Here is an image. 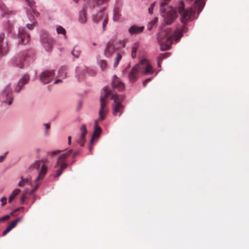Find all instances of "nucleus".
Segmentation results:
<instances>
[{"label":"nucleus","mask_w":249,"mask_h":249,"mask_svg":"<svg viewBox=\"0 0 249 249\" xmlns=\"http://www.w3.org/2000/svg\"><path fill=\"white\" fill-rule=\"evenodd\" d=\"M105 8H103L102 10L98 12L93 18V21L97 23L103 20L102 27L103 31L106 30V26L108 22V15L104 11Z\"/></svg>","instance_id":"nucleus-8"},{"label":"nucleus","mask_w":249,"mask_h":249,"mask_svg":"<svg viewBox=\"0 0 249 249\" xmlns=\"http://www.w3.org/2000/svg\"><path fill=\"white\" fill-rule=\"evenodd\" d=\"M139 71L137 66H134L129 72L128 78L131 83H134L137 80Z\"/></svg>","instance_id":"nucleus-16"},{"label":"nucleus","mask_w":249,"mask_h":249,"mask_svg":"<svg viewBox=\"0 0 249 249\" xmlns=\"http://www.w3.org/2000/svg\"><path fill=\"white\" fill-rule=\"evenodd\" d=\"M81 134L78 140V142L81 146H83L84 145L85 139V137L87 133L86 126L85 124H83L80 128Z\"/></svg>","instance_id":"nucleus-19"},{"label":"nucleus","mask_w":249,"mask_h":249,"mask_svg":"<svg viewBox=\"0 0 249 249\" xmlns=\"http://www.w3.org/2000/svg\"><path fill=\"white\" fill-rule=\"evenodd\" d=\"M40 161H41V163H44L46 162L47 159L43 158ZM47 169H48L47 166L46 165H45L44 164H43L41 166V169L39 172L38 176L37 178L35 180L36 182H37L38 180L43 178L44 177V176H45V175L47 173Z\"/></svg>","instance_id":"nucleus-15"},{"label":"nucleus","mask_w":249,"mask_h":249,"mask_svg":"<svg viewBox=\"0 0 249 249\" xmlns=\"http://www.w3.org/2000/svg\"><path fill=\"white\" fill-rule=\"evenodd\" d=\"M87 9L86 5H84L82 10L79 12V21L81 23H85L87 21Z\"/></svg>","instance_id":"nucleus-21"},{"label":"nucleus","mask_w":249,"mask_h":249,"mask_svg":"<svg viewBox=\"0 0 249 249\" xmlns=\"http://www.w3.org/2000/svg\"><path fill=\"white\" fill-rule=\"evenodd\" d=\"M61 79H57V80L55 81L54 82V84H58L59 83V82H61Z\"/></svg>","instance_id":"nucleus-52"},{"label":"nucleus","mask_w":249,"mask_h":249,"mask_svg":"<svg viewBox=\"0 0 249 249\" xmlns=\"http://www.w3.org/2000/svg\"><path fill=\"white\" fill-rule=\"evenodd\" d=\"M172 30L170 28H166L161 30L157 36V41L160 44V49L162 51L168 50L173 40L178 41L182 37L179 31H174L171 34Z\"/></svg>","instance_id":"nucleus-2"},{"label":"nucleus","mask_w":249,"mask_h":249,"mask_svg":"<svg viewBox=\"0 0 249 249\" xmlns=\"http://www.w3.org/2000/svg\"><path fill=\"white\" fill-rule=\"evenodd\" d=\"M178 12L180 14V21L182 23L186 24L190 19L193 12V9L190 8L186 10L184 9V4L183 2H179L178 4Z\"/></svg>","instance_id":"nucleus-7"},{"label":"nucleus","mask_w":249,"mask_h":249,"mask_svg":"<svg viewBox=\"0 0 249 249\" xmlns=\"http://www.w3.org/2000/svg\"><path fill=\"white\" fill-rule=\"evenodd\" d=\"M36 152H37V153H39V152L40 151V149H37L36 150Z\"/></svg>","instance_id":"nucleus-58"},{"label":"nucleus","mask_w":249,"mask_h":249,"mask_svg":"<svg viewBox=\"0 0 249 249\" xmlns=\"http://www.w3.org/2000/svg\"><path fill=\"white\" fill-rule=\"evenodd\" d=\"M32 11L34 16L31 15L29 17H31V16L33 17L34 18V17H38L39 16V13L36 11L35 9L32 8Z\"/></svg>","instance_id":"nucleus-42"},{"label":"nucleus","mask_w":249,"mask_h":249,"mask_svg":"<svg viewBox=\"0 0 249 249\" xmlns=\"http://www.w3.org/2000/svg\"><path fill=\"white\" fill-rule=\"evenodd\" d=\"M71 152L72 150H70L67 152L61 154L57 159L55 165V167L57 168L56 174L54 176L55 178L59 177L67 167L68 164L65 163V160Z\"/></svg>","instance_id":"nucleus-5"},{"label":"nucleus","mask_w":249,"mask_h":249,"mask_svg":"<svg viewBox=\"0 0 249 249\" xmlns=\"http://www.w3.org/2000/svg\"><path fill=\"white\" fill-rule=\"evenodd\" d=\"M41 165V161L39 160L35 161L29 167V170L32 171L33 170H38Z\"/></svg>","instance_id":"nucleus-26"},{"label":"nucleus","mask_w":249,"mask_h":249,"mask_svg":"<svg viewBox=\"0 0 249 249\" xmlns=\"http://www.w3.org/2000/svg\"><path fill=\"white\" fill-rule=\"evenodd\" d=\"M58 74L60 77H65L66 76V72H65V70L63 69L59 70Z\"/></svg>","instance_id":"nucleus-40"},{"label":"nucleus","mask_w":249,"mask_h":249,"mask_svg":"<svg viewBox=\"0 0 249 249\" xmlns=\"http://www.w3.org/2000/svg\"><path fill=\"white\" fill-rule=\"evenodd\" d=\"M135 66H137L139 72L144 75L152 74L155 71L150 62L146 59L141 60L140 63Z\"/></svg>","instance_id":"nucleus-6"},{"label":"nucleus","mask_w":249,"mask_h":249,"mask_svg":"<svg viewBox=\"0 0 249 249\" xmlns=\"http://www.w3.org/2000/svg\"><path fill=\"white\" fill-rule=\"evenodd\" d=\"M41 42L46 50L50 52L52 50L53 40L47 33H44L41 36Z\"/></svg>","instance_id":"nucleus-10"},{"label":"nucleus","mask_w":249,"mask_h":249,"mask_svg":"<svg viewBox=\"0 0 249 249\" xmlns=\"http://www.w3.org/2000/svg\"><path fill=\"white\" fill-rule=\"evenodd\" d=\"M124 98L125 96L124 95H118L117 93L113 94L111 96V99L114 100V102L116 99L118 102L121 103Z\"/></svg>","instance_id":"nucleus-23"},{"label":"nucleus","mask_w":249,"mask_h":249,"mask_svg":"<svg viewBox=\"0 0 249 249\" xmlns=\"http://www.w3.org/2000/svg\"><path fill=\"white\" fill-rule=\"evenodd\" d=\"M24 199H25V197H24V196H22L21 197V202H22V203H23V202H24Z\"/></svg>","instance_id":"nucleus-56"},{"label":"nucleus","mask_w":249,"mask_h":249,"mask_svg":"<svg viewBox=\"0 0 249 249\" xmlns=\"http://www.w3.org/2000/svg\"><path fill=\"white\" fill-rule=\"evenodd\" d=\"M111 91L108 89V87H105L101 92L100 97V107L99 111V118L94 121V129L91 139L90 141V144L93 142L94 139L99 137L101 132V128L98 125L99 122L103 121L107 112V104L108 97L110 95Z\"/></svg>","instance_id":"nucleus-1"},{"label":"nucleus","mask_w":249,"mask_h":249,"mask_svg":"<svg viewBox=\"0 0 249 249\" xmlns=\"http://www.w3.org/2000/svg\"><path fill=\"white\" fill-rule=\"evenodd\" d=\"M112 84L113 88L117 89L118 91H122L124 89V84L120 81L116 75L113 76Z\"/></svg>","instance_id":"nucleus-17"},{"label":"nucleus","mask_w":249,"mask_h":249,"mask_svg":"<svg viewBox=\"0 0 249 249\" xmlns=\"http://www.w3.org/2000/svg\"><path fill=\"white\" fill-rule=\"evenodd\" d=\"M19 208L16 209L14 211H13V212H12L10 213V214L5 215L4 216H3V217L0 218V222L9 219L10 218V216L14 215L15 213H17L19 210Z\"/></svg>","instance_id":"nucleus-29"},{"label":"nucleus","mask_w":249,"mask_h":249,"mask_svg":"<svg viewBox=\"0 0 249 249\" xmlns=\"http://www.w3.org/2000/svg\"><path fill=\"white\" fill-rule=\"evenodd\" d=\"M170 0H164L160 3V14L163 17L164 22L166 24H171L177 17L176 11L172 7L168 5L167 1Z\"/></svg>","instance_id":"nucleus-3"},{"label":"nucleus","mask_w":249,"mask_h":249,"mask_svg":"<svg viewBox=\"0 0 249 249\" xmlns=\"http://www.w3.org/2000/svg\"><path fill=\"white\" fill-rule=\"evenodd\" d=\"M23 61L24 58L18 56L16 58L14 63L16 66L19 67L20 68H22L24 66Z\"/></svg>","instance_id":"nucleus-25"},{"label":"nucleus","mask_w":249,"mask_h":249,"mask_svg":"<svg viewBox=\"0 0 249 249\" xmlns=\"http://www.w3.org/2000/svg\"><path fill=\"white\" fill-rule=\"evenodd\" d=\"M92 144V143L91 144H90V145H89V150L90 151H91V150H92V146H91V144Z\"/></svg>","instance_id":"nucleus-57"},{"label":"nucleus","mask_w":249,"mask_h":249,"mask_svg":"<svg viewBox=\"0 0 249 249\" xmlns=\"http://www.w3.org/2000/svg\"><path fill=\"white\" fill-rule=\"evenodd\" d=\"M139 48V44L138 43H134L132 48L131 51V56L132 58H135L136 57V52L137 51L138 48Z\"/></svg>","instance_id":"nucleus-31"},{"label":"nucleus","mask_w":249,"mask_h":249,"mask_svg":"<svg viewBox=\"0 0 249 249\" xmlns=\"http://www.w3.org/2000/svg\"><path fill=\"white\" fill-rule=\"evenodd\" d=\"M29 80V76L28 75H24L20 81L18 82V86L16 88L15 90L18 92L21 89V87L28 83Z\"/></svg>","instance_id":"nucleus-22"},{"label":"nucleus","mask_w":249,"mask_h":249,"mask_svg":"<svg viewBox=\"0 0 249 249\" xmlns=\"http://www.w3.org/2000/svg\"><path fill=\"white\" fill-rule=\"evenodd\" d=\"M29 180L27 178H23L22 177H21V180L20 181L18 184V186L19 187L24 186L28 182Z\"/></svg>","instance_id":"nucleus-35"},{"label":"nucleus","mask_w":249,"mask_h":249,"mask_svg":"<svg viewBox=\"0 0 249 249\" xmlns=\"http://www.w3.org/2000/svg\"><path fill=\"white\" fill-rule=\"evenodd\" d=\"M0 201L1 202V206H4L7 202V198L6 197H2L0 199Z\"/></svg>","instance_id":"nucleus-46"},{"label":"nucleus","mask_w":249,"mask_h":249,"mask_svg":"<svg viewBox=\"0 0 249 249\" xmlns=\"http://www.w3.org/2000/svg\"><path fill=\"white\" fill-rule=\"evenodd\" d=\"M108 0H96V4L98 5H101L103 3L106 2Z\"/></svg>","instance_id":"nucleus-45"},{"label":"nucleus","mask_w":249,"mask_h":249,"mask_svg":"<svg viewBox=\"0 0 249 249\" xmlns=\"http://www.w3.org/2000/svg\"><path fill=\"white\" fill-rule=\"evenodd\" d=\"M28 5L32 9L33 7L35 5L36 2L32 0H25Z\"/></svg>","instance_id":"nucleus-41"},{"label":"nucleus","mask_w":249,"mask_h":249,"mask_svg":"<svg viewBox=\"0 0 249 249\" xmlns=\"http://www.w3.org/2000/svg\"><path fill=\"white\" fill-rule=\"evenodd\" d=\"M124 106L121 103H119L115 99L112 105V113L115 116H120L124 111Z\"/></svg>","instance_id":"nucleus-13"},{"label":"nucleus","mask_w":249,"mask_h":249,"mask_svg":"<svg viewBox=\"0 0 249 249\" xmlns=\"http://www.w3.org/2000/svg\"><path fill=\"white\" fill-rule=\"evenodd\" d=\"M168 53H160L157 57V60L162 61L163 59L166 58L168 57Z\"/></svg>","instance_id":"nucleus-37"},{"label":"nucleus","mask_w":249,"mask_h":249,"mask_svg":"<svg viewBox=\"0 0 249 249\" xmlns=\"http://www.w3.org/2000/svg\"><path fill=\"white\" fill-rule=\"evenodd\" d=\"M21 192V190L19 189H15L12 193L11 194L9 197V202H11L12 200L14 199V198L18 195L20 192Z\"/></svg>","instance_id":"nucleus-28"},{"label":"nucleus","mask_w":249,"mask_h":249,"mask_svg":"<svg viewBox=\"0 0 249 249\" xmlns=\"http://www.w3.org/2000/svg\"><path fill=\"white\" fill-rule=\"evenodd\" d=\"M116 37L111 38L106 44L104 50V55L107 58L110 57L115 51L124 48L125 47V42L124 40H120L116 43L117 47L115 48L114 43L116 41Z\"/></svg>","instance_id":"nucleus-4"},{"label":"nucleus","mask_w":249,"mask_h":249,"mask_svg":"<svg viewBox=\"0 0 249 249\" xmlns=\"http://www.w3.org/2000/svg\"><path fill=\"white\" fill-rule=\"evenodd\" d=\"M18 38L20 43L25 44L30 40V35L26 32L25 28L24 27L20 28L18 31Z\"/></svg>","instance_id":"nucleus-14"},{"label":"nucleus","mask_w":249,"mask_h":249,"mask_svg":"<svg viewBox=\"0 0 249 249\" xmlns=\"http://www.w3.org/2000/svg\"><path fill=\"white\" fill-rule=\"evenodd\" d=\"M158 20V18H155L154 19H153L152 21H151L147 26V29L148 30H151L153 26L157 22Z\"/></svg>","instance_id":"nucleus-32"},{"label":"nucleus","mask_w":249,"mask_h":249,"mask_svg":"<svg viewBox=\"0 0 249 249\" xmlns=\"http://www.w3.org/2000/svg\"><path fill=\"white\" fill-rule=\"evenodd\" d=\"M7 154V152H6L4 155H2V156H0V162H1L3 161V160H4L5 157H6V154Z\"/></svg>","instance_id":"nucleus-47"},{"label":"nucleus","mask_w":249,"mask_h":249,"mask_svg":"<svg viewBox=\"0 0 249 249\" xmlns=\"http://www.w3.org/2000/svg\"><path fill=\"white\" fill-rule=\"evenodd\" d=\"M157 62H158V66L159 68H160L161 67V61H160L159 60H157Z\"/></svg>","instance_id":"nucleus-51"},{"label":"nucleus","mask_w":249,"mask_h":249,"mask_svg":"<svg viewBox=\"0 0 249 249\" xmlns=\"http://www.w3.org/2000/svg\"><path fill=\"white\" fill-rule=\"evenodd\" d=\"M68 139V143L69 144H70L71 143V136H69Z\"/></svg>","instance_id":"nucleus-54"},{"label":"nucleus","mask_w":249,"mask_h":249,"mask_svg":"<svg viewBox=\"0 0 249 249\" xmlns=\"http://www.w3.org/2000/svg\"><path fill=\"white\" fill-rule=\"evenodd\" d=\"M44 125L46 126L47 129L50 128V125L49 124H45Z\"/></svg>","instance_id":"nucleus-53"},{"label":"nucleus","mask_w":249,"mask_h":249,"mask_svg":"<svg viewBox=\"0 0 249 249\" xmlns=\"http://www.w3.org/2000/svg\"><path fill=\"white\" fill-rule=\"evenodd\" d=\"M122 55L120 53H118L115 58V61L113 64V66L114 68L118 66L119 61L122 59Z\"/></svg>","instance_id":"nucleus-33"},{"label":"nucleus","mask_w":249,"mask_h":249,"mask_svg":"<svg viewBox=\"0 0 249 249\" xmlns=\"http://www.w3.org/2000/svg\"><path fill=\"white\" fill-rule=\"evenodd\" d=\"M0 10L3 12V13L1 14L2 17L4 16L5 14H9V13L11 12L7 7H6L4 4L1 0H0Z\"/></svg>","instance_id":"nucleus-24"},{"label":"nucleus","mask_w":249,"mask_h":249,"mask_svg":"<svg viewBox=\"0 0 249 249\" xmlns=\"http://www.w3.org/2000/svg\"><path fill=\"white\" fill-rule=\"evenodd\" d=\"M129 68V66H128L123 71V72L124 73L125 72H126L127 71V70Z\"/></svg>","instance_id":"nucleus-55"},{"label":"nucleus","mask_w":249,"mask_h":249,"mask_svg":"<svg viewBox=\"0 0 249 249\" xmlns=\"http://www.w3.org/2000/svg\"><path fill=\"white\" fill-rule=\"evenodd\" d=\"M56 31L58 34H62L65 36L66 31L62 26H59L57 27L56 28Z\"/></svg>","instance_id":"nucleus-36"},{"label":"nucleus","mask_w":249,"mask_h":249,"mask_svg":"<svg viewBox=\"0 0 249 249\" xmlns=\"http://www.w3.org/2000/svg\"><path fill=\"white\" fill-rule=\"evenodd\" d=\"M79 152L78 151H75L72 154V157L74 158L77 155L79 154Z\"/></svg>","instance_id":"nucleus-49"},{"label":"nucleus","mask_w":249,"mask_h":249,"mask_svg":"<svg viewBox=\"0 0 249 249\" xmlns=\"http://www.w3.org/2000/svg\"><path fill=\"white\" fill-rule=\"evenodd\" d=\"M144 29V26H138L137 25L131 26L128 29V32L131 35L139 34L142 33Z\"/></svg>","instance_id":"nucleus-20"},{"label":"nucleus","mask_w":249,"mask_h":249,"mask_svg":"<svg viewBox=\"0 0 249 249\" xmlns=\"http://www.w3.org/2000/svg\"><path fill=\"white\" fill-rule=\"evenodd\" d=\"M155 3L156 2H154L153 3H152L150 6V7L148 9V12L150 14H152L153 13V9H154V7L155 5Z\"/></svg>","instance_id":"nucleus-44"},{"label":"nucleus","mask_w":249,"mask_h":249,"mask_svg":"<svg viewBox=\"0 0 249 249\" xmlns=\"http://www.w3.org/2000/svg\"><path fill=\"white\" fill-rule=\"evenodd\" d=\"M60 150H55V151H52V152H49L48 153V155H51L52 156V157H53L54 156H55L56 154H57L58 153H59V152H60Z\"/></svg>","instance_id":"nucleus-43"},{"label":"nucleus","mask_w":249,"mask_h":249,"mask_svg":"<svg viewBox=\"0 0 249 249\" xmlns=\"http://www.w3.org/2000/svg\"><path fill=\"white\" fill-rule=\"evenodd\" d=\"M81 51L78 46H75L71 52V53L75 58H78L80 55Z\"/></svg>","instance_id":"nucleus-27"},{"label":"nucleus","mask_w":249,"mask_h":249,"mask_svg":"<svg viewBox=\"0 0 249 249\" xmlns=\"http://www.w3.org/2000/svg\"><path fill=\"white\" fill-rule=\"evenodd\" d=\"M150 81V78H147L143 81V84L145 85L147 83Z\"/></svg>","instance_id":"nucleus-50"},{"label":"nucleus","mask_w":249,"mask_h":249,"mask_svg":"<svg viewBox=\"0 0 249 249\" xmlns=\"http://www.w3.org/2000/svg\"><path fill=\"white\" fill-rule=\"evenodd\" d=\"M4 37L5 33L4 32H0V57L5 54L9 51L7 42H3Z\"/></svg>","instance_id":"nucleus-11"},{"label":"nucleus","mask_w":249,"mask_h":249,"mask_svg":"<svg viewBox=\"0 0 249 249\" xmlns=\"http://www.w3.org/2000/svg\"><path fill=\"white\" fill-rule=\"evenodd\" d=\"M93 44V45H94V46L96 45V43H93V44Z\"/></svg>","instance_id":"nucleus-60"},{"label":"nucleus","mask_w":249,"mask_h":249,"mask_svg":"<svg viewBox=\"0 0 249 249\" xmlns=\"http://www.w3.org/2000/svg\"><path fill=\"white\" fill-rule=\"evenodd\" d=\"M99 64L101 67V68L103 70H104L105 69H106L107 67V62L104 60H100L99 62Z\"/></svg>","instance_id":"nucleus-38"},{"label":"nucleus","mask_w":249,"mask_h":249,"mask_svg":"<svg viewBox=\"0 0 249 249\" xmlns=\"http://www.w3.org/2000/svg\"><path fill=\"white\" fill-rule=\"evenodd\" d=\"M79 0H73L74 1H75V2H78L79 1Z\"/></svg>","instance_id":"nucleus-59"},{"label":"nucleus","mask_w":249,"mask_h":249,"mask_svg":"<svg viewBox=\"0 0 249 249\" xmlns=\"http://www.w3.org/2000/svg\"><path fill=\"white\" fill-rule=\"evenodd\" d=\"M13 100L12 90L10 85L6 86L4 90L0 94V101L11 105Z\"/></svg>","instance_id":"nucleus-9"},{"label":"nucleus","mask_w":249,"mask_h":249,"mask_svg":"<svg viewBox=\"0 0 249 249\" xmlns=\"http://www.w3.org/2000/svg\"><path fill=\"white\" fill-rule=\"evenodd\" d=\"M54 76V73L53 71H46L41 73L40 76V80L42 83L46 84L52 80Z\"/></svg>","instance_id":"nucleus-12"},{"label":"nucleus","mask_w":249,"mask_h":249,"mask_svg":"<svg viewBox=\"0 0 249 249\" xmlns=\"http://www.w3.org/2000/svg\"><path fill=\"white\" fill-rule=\"evenodd\" d=\"M119 18V10L118 8H115L113 11V19L117 20Z\"/></svg>","instance_id":"nucleus-34"},{"label":"nucleus","mask_w":249,"mask_h":249,"mask_svg":"<svg viewBox=\"0 0 249 249\" xmlns=\"http://www.w3.org/2000/svg\"><path fill=\"white\" fill-rule=\"evenodd\" d=\"M178 30L179 31V32L181 34L182 36L183 33H185L187 31V28L185 25H183L180 29L177 28L175 31Z\"/></svg>","instance_id":"nucleus-39"},{"label":"nucleus","mask_w":249,"mask_h":249,"mask_svg":"<svg viewBox=\"0 0 249 249\" xmlns=\"http://www.w3.org/2000/svg\"><path fill=\"white\" fill-rule=\"evenodd\" d=\"M39 186V184H36L33 188V190H32V192H35L38 188Z\"/></svg>","instance_id":"nucleus-48"},{"label":"nucleus","mask_w":249,"mask_h":249,"mask_svg":"<svg viewBox=\"0 0 249 249\" xmlns=\"http://www.w3.org/2000/svg\"><path fill=\"white\" fill-rule=\"evenodd\" d=\"M30 20L31 21L32 23L31 24H27V27L29 30H32L33 29L34 27L36 24V19L35 18L31 16V17H29Z\"/></svg>","instance_id":"nucleus-30"},{"label":"nucleus","mask_w":249,"mask_h":249,"mask_svg":"<svg viewBox=\"0 0 249 249\" xmlns=\"http://www.w3.org/2000/svg\"><path fill=\"white\" fill-rule=\"evenodd\" d=\"M22 220V218L21 217H18L13 221H12L8 225L7 228L5 230L3 233L2 235L3 236L7 234L11 230H12L13 228H14L17 225L18 223L21 221Z\"/></svg>","instance_id":"nucleus-18"}]
</instances>
